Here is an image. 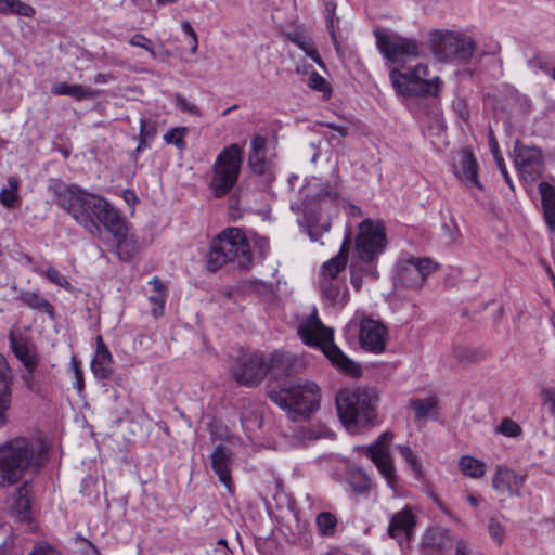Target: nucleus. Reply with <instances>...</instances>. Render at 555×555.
Returning a JSON list of instances; mask_svg holds the SVG:
<instances>
[{"label": "nucleus", "mask_w": 555, "mask_h": 555, "mask_svg": "<svg viewBox=\"0 0 555 555\" xmlns=\"http://www.w3.org/2000/svg\"><path fill=\"white\" fill-rule=\"evenodd\" d=\"M232 456V451L222 444H218L210 455L212 470L229 491L233 490L231 477Z\"/></svg>", "instance_id": "obj_19"}, {"label": "nucleus", "mask_w": 555, "mask_h": 555, "mask_svg": "<svg viewBox=\"0 0 555 555\" xmlns=\"http://www.w3.org/2000/svg\"><path fill=\"white\" fill-rule=\"evenodd\" d=\"M44 275L46 278L53 284L64 288V289H70L72 288V284L69 283V281L66 279L65 275H63L59 270L54 269V268H49L46 272H44Z\"/></svg>", "instance_id": "obj_45"}, {"label": "nucleus", "mask_w": 555, "mask_h": 555, "mask_svg": "<svg viewBox=\"0 0 555 555\" xmlns=\"http://www.w3.org/2000/svg\"><path fill=\"white\" fill-rule=\"evenodd\" d=\"M31 491L33 482L25 480L14 493L11 509L20 520L26 521L30 517Z\"/></svg>", "instance_id": "obj_26"}, {"label": "nucleus", "mask_w": 555, "mask_h": 555, "mask_svg": "<svg viewBox=\"0 0 555 555\" xmlns=\"http://www.w3.org/2000/svg\"><path fill=\"white\" fill-rule=\"evenodd\" d=\"M386 327L372 319H363L360 323L359 341L363 349L379 353L386 346Z\"/></svg>", "instance_id": "obj_17"}, {"label": "nucleus", "mask_w": 555, "mask_h": 555, "mask_svg": "<svg viewBox=\"0 0 555 555\" xmlns=\"http://www.w3.org/2000/svg\"><path fill=\"white\" fill-rule=\"evenodd\" d=\"M52 93L55 95H68L77 101L94 100L101 95V91L81 85H68L66 82H59L52 86Z\"/></svg>", "instance_id": "obj_29"}, {"label": "nucleus", "mask_w": 555, "mask_h": 555, "mask_svg": "<svg viewBox=\"0 0 555 555\" xmlns=\"http://www.w3.org/2000/svg\"><path fill=\"white\" fill-rule=\"evenodd\" d=\"M181 28L185 35H189L192 39L191 52L194 54L197 51L198 39L197 35L189 21L181 23Z\"/></svg>", "instance_id": "obj_53"}, {"label": "nucleus", "mask_w": 555, "mask_h": 555, "mask_svg": "<svg viewBox=\"0 0 555 555\" xmlns=\"http://www.w3.org/2000/svg\"><path fill=\"white\" fill-rule=\"evenodd\" d=\"M76 540L77 542H80L83 545L81 546V551L83 552L85 555H101L96 546L89 540L82 537H77Z\"/></svg>", "instance_id": "obj_57"}, {"label": "nucleus", "mask_w": 555, "mask_h": 555, "mask_svg": "<svg viewBox=\"0 0 555 555\" xmlns=\"http://www.w3.org/2000/svg\"><path fill=\"white\" fill-rule=\"evenodd\" d=\"M189 129L186 127H176L169 130L164 135V141L167 144H173L179 150H184L186 147V142L184 141V137L188 133Z\"/></svg>", "instance_id": "obj_41"}, {"label": "nucleus", "mask_w": 555, "mask_h": 555, "mask_svg": "<svg viewBox=\"0 0 555 555\" xmlns=\"http://www.w3.org/2000/svg\"><path fill=\"white\" fill-rule=\"evenodd\" d=\"M0 13L33 17L36 11L31 5L21 0H0Z\"/></svg>", "instance_id": "obj_36"}, {"label": "nucleus", "mask_w": 555, "mask_h": 555, "mask_svg": "<svg viewBox=\"0 0 555 555\" xmlns=\"http://www.w3.org/2000/svg\"><path fill=\"white\" fill-rule=\"evenodd\" d=\"M528 66L534 70H547V64L543 55L534 54L528 60Z\"/></svg>", "instance_id": "obj_55"}, {"label": "nucleus", "mask_w": 555, "mask_h": 555, "mask_svg": "<svg viewBox=\"0 0 555 555\" xmlns=\"http://www.w3.org/2000/svg\"><path fill=\"white\" fill-rule=\"evenodd\" d=\"M323 297L333 306H344L348 300V288L341 279H321Z\"/></svg>", "instance_id": "obj_27"}, {"label": "nucleus", "mask_w": 555, "mask_h": 555, "mask_svg": "<svg viewBox=\"0 0 555 555\" xmlns=\"http://www.w3.org/2000/svg\"><path fill=\"white\" fill-rule=\"evenodd\" d=\"M544 219L551 232H555V188L547 182L539 185Z\"/></svg>", "instance_id": "obj_31"}, {"label": "nucleus", "mask_w": 555, "mask_h": 555, "mask_svg": "<svg viewBox=\"0 0 555 555\" xmlns=\"http://www.w3.org/2000/svg\"><path fill=\"white\" fill-rule=\"evenodd\" d=\"M248 163L251 170L258 175H262L266 172L267 163L264 160V153L260 152H249Z\"/></svg>", "instance_id": "obj_44"}, {"label": "nucleus", "mask_w": 555, "mask_h": 555, "mask_svg": "<svg viewBox=\"0 0 555 555\" xmlns=\"http://www.w3.org/2000/svg\"><path fill=\"white\" fill-rule=\"evenodd\" d=\"M456 540L449 530L441 527H431L423 535L422 547L429 553H442L454 547Z\"/></svg>", "instance_id": "obj_22"}, {"label": "nucleus", "mask_w": 555, "mask_h": 555, "mask_svg": "<svg viewBox=\"0 0 555 555\" xmlns=\"http://www.w3.org/2000/svg\"><path fill=\"white\" fill-rule=\"evenodd\" d=\"M525 477L511 468L500 466L496 468L491 486L500 493H507L509 496H519Z\"/></svg>", "instance_id": "obj_18"}, {"label": "nucleus", "mask_w": 555, "mask_h": 555, "mask_svg": "<svg viewBox=\"0 0 555 555\" xmlns=\"http://www.w3.org/2000/svg\"><path fill=\"white\" fill-rule=\"evenodd\" d=\"M495 164H496L501 175L503 176L505 182L509 186V189L514 190V184H513V181H512V179H511V177L508 175V171L506 169V166H505L503 157H496Z\"/></svg>", "instance_id": "obj_58"}, {"label": "nucleus", "mask_w": 555, "mask_h": 555, "mask_svg": "<svg viewBox=\"0 0 555 555\" xmlns=\"http://www.w3.org/2000/svg\"><path fill=\"white\" fill-rule=\"evenodd\" d=\"M50 190L57 206L93 236L101 234L100 224L114 227L112 219L118 211L101 195L91 193L78 184H55L50 186Z\"/></svg>", "instance_id": "obj_1"}, {"label": "nucleus", "mask_w": 555, "mask_h": 555, "mask_svg": "<svg viewBox=\"0 0 555 555\" xmlns=\"http://www.w3.org/2000/svg\"><path fill=\"white\" fill-rule=\"evenodd\" d=\"M346 481L357 495L367 494L372 487L371 478L360 467H350L346 475Z\"/></svg>", "instance_id": "obj_32"}, {"label": "nucleus", "mask_w": 555, "mask_h": 555, "mask_svg": "<svg viewBox=\"0 0 555 555\" xmlns=\"http://www.w3.org/2000/svg\"><path fill=\"white\" fill-rule=\"evenodd\" d=\"M304 52L306 53L307 56H309L319 66L324 67V63H323L318 50L314 48L313 43L311 46H309L308 50H306Z\"/></svg>", "instance_id": "obj_62"}, {"label": "nucleus", "mask_w": 555, "mask_h": 555, "mask_svg": "<svg viewBox=\"0 0 555 555\" xmlns=\"http://www.w3.org/2000/svg\"><path fill=\"white\" fill-rule=\"evenodd\" d=\"M9 339L11 349L25 369L36 370L38 360L34 348L24 338L17 339L13 334L10 335Z\"/></svg>", "instance_id": "obj_30"}, {"label": "nucleus", "mask_w": 555, "mask_h": 555, "mask_svg": "<svg viewBox=\"0 0 555 555\" xmlns=\"http://www.w3.org/2000/svg\"><path fill=\"white\" fill-rule=\"evenodd\" d=\"M393 438L391 431H385L369 447H362L364 454L376 465L380 475L387 481V485L395 489L398 482V476L393 461L389 453V443Z\"/></svg>", "instance_id": "obj_12"}, {"label": "nucleus", "mask_w": 555, "mask_h": 555, "mask_svg": "<svg viewBox=\"0 0 555 555\" xmlns=\"http://www.w3.org/2000/svg\"><path fill=\"white\" fill-rule=\"evenodd\" d=\"M20 179L16 176L8 178V188L0 192V204L7 208H15L20 205L18 196Z\"/></svg>", "instance_id": "obj_34"}, {"label": "nucleus", "mask_w": 555, "mask_h": 555, "mask_svg": "<svg viewBox=\"0 0 555 555\" xmlns=\"http://www.w3.org/2000/svg\"><path fill=\"white\" fill-rule=\"evenodd\" d=\"M112 220L114 227L105 225L104 228L114 236L118 258L128 261L137 255L139 250L138 242L132 235L128 234L127 223L119 212Z\"/></svg>", "instance_id": "obj_16"}, {"label": "nucleus", "mask_w": 555, "mask_h": 555, "mask_svg": "<svg viewBox=\"0 0 555 555\" xmlns=\"http://www.w3.org/2000/svg\"><path fill=\"white\" fill-rule=\"evenodd\" d=\"M25 370L26 372L22 375L23 383L30 392L38 393L40 391V385L35 377L36 370Z\"/></svg>", "instance_id": "obj_49"}, {"label": "nucleus", "mask_w": 555, "mask_h": 555, "mask_svg": "<svg viewBox=\"0 0 555 555\" xmlns=\"http://www.w3.org/2000/svg\"><path fill=\"white\" fill-rule=\"evenodd\" d=\"M453 356L459 362L474 363L485 359L486 352L481 349L456 347L453 350Z\"/></svg>", "instance_id": "obj_39"}, {"label": "nucleus", "mask_w": 555, "mask_h": 555, "mask_svg": "<svg viewBox=\"0 0 555 555\" xmlns=\"http://www.w3.org/2000/svg\"><path fill=\"white\" fill-rule=\"evenodd\" d=\"M317 526L322 535H333L337 526V518L330 512H321L317 516Z\"/></svg>", "instance_id": "obj_40"}, {"label": "nucleus", "mask_w": 555, "mask_h": 555, "mask_svg": "<svg viewBox=\"0 0 555 555\" xmlns=\"http://www.w3.org/2000/svg\"><path fill=\"white\" fill-rule=\"evenodd\" d=\"M91 371L98 379L109 378L113 374V358L102 336L96 337V351L91 361Z\"/></svg>", "instance_id": "obj_24"}, {"label": "nucleus", "mask_w": 555, "mask_h": 555, "mask_svg": "<svg viewBox=\"0 0 555 555\" xmlns=\"http://www.w3.org/2000/svg\"><path fill=\"white\" fill-rule=\"evenodd\" d=\"M387 237L382 221L365 219L359 224L356 251L364 264L371 266L385 251Z\"/></svg>", "instance_id": "obj_9"}, {"label": "nucleus", "mask_w": 555, "mask_h": 555, "mask_svg": "<svg viewBox=\"0 0 555 555\" xmlns=\"http://www.w3.org/2000/svg\"><path fill=\"white\" fill-rule=\"evenodd\" d=\"M228 262L241 269H249L253 263L250 243L243 230L227 228L211 242L207 268L217 271Z\"/></svg>", "instance_id": "obj_5"}, {"label": "nucleus", "mask_w": 555, "mask_h": 555, "mask_svg": "<svg viewBox=\"0 0 555 555\" xmlns=\"http://www.w3.org/2000/svg\"><path fill=\"white\" fill-rule=\"evenodd\" d=\"M268 374L267 359L262 353H253L243 359L233 371V379L241 386L256 387Z\"/></svg>", "instance_id": "obj_14"}, {"label": "nucleus", "mask_w": 555, "mask_h": 555, "mask_svg": "<svg viewBox=\"0 0 555 555\" xmlns=\"http://www.w3.org/2000/svg\"><path fill=\"white\" fill-rule=\"evenodd\" d=\"M499 431L507 437H516L521 433V428L514 421L505 418L501 422Z\"/></svg>", "instance_id": "obj_47"}, {"label": "nucleus", "mask_w": 555, "mask_h": 555, "mask_svg": "<svg viewBox=\"0 0 555 555\" xmlns=\"http://www.w3.org/2000/svg\"><path fill=\"white\" fill-rule=\"evenodd\" d=\"M459 468L470 478H481L486 473V464L473 456L463 455L459 460Z\"/></svg>", "instance_id": "obj_35"}, {"label": "nucleus", "mask_w": 555, "mask_h": 555, "mask_svg": "<svg viewBox=\"0 0 555 555\" xmlns=\"http://www.w3.org/2000/svg\"><path fill=\"white\" fill-rule=\"evenodd\" d=\"M293 42L296 43L302 51L308 50L309 46L313 43L312 39L304 35H295L292 38Z\"/></svg>", "instance_id": "obj_60"}, {"label": "nucleus", "mask_w": 555, "mask_h": 555, "mask_svg": "<svg viewBox=\"0 0 555 555\" xmlns=\"http://www.w3.org/2000/svg\"><path fill=\"white\" fill-rule=\"evenodd\" d=\"M12 372L7 359L0 354V429L9 423L12 404Z\"/></svg>", "instance_id": "obj_21"}, {"label": "nucleus", "mask_w": 555, "mask_h": 555, "mask_svg": "<svg viewBox=\"0 0 555 555\" xmlns=\"http://www.w3.org/2000/svg\"><path fill=\"white\" fill-rule=\"evenodd\" d=\"M268 397L292 420L308 418L320 408L319 386L302 377L284 378L268 385Z\"/></svg>", "instance_id": "obj_3"}, {"label": "nucleus", "mask_w": 555, "mask_h": 555, "mask_svg": "<svg viewBox=\"0 0 555 555\" xmlns=\"http://www.w3.org/2000/svg\"><path fill=\"white\" fill-rule=\"evenodd\" d=\"M397 449L400 455L409 465L410 469L413 472L415 478L422 479L424 477V469L420 461V457L412 451V449L409 446L399 444L397 446Z\"/></svg>", "instance_id": "obj_38"}, {"label": "nucleus", "mask_w": 555, "mask_h": 555, "mask_svg": "<svg viewBox=\"0 0 555 555\" xmlns=\"http://www.w3.org/2000/svg\"><path fill=\"white\" fill-rule=\"evenodd\" d=\"M298 335L310 347L320 348L331 363L345 374L359 376L361 367L348 358L334 343V331L326 327L318 317L317 310L298 325Z\"/></svg>", "instance_id": "obj_4"}, {"label": "nucleus", "mask_w": 555, "mask_h": 555, "mask_svg": "<svg viewBox=\"0 0 555 555\" xmlns=\"http://www.w3.org/2000/svg\"><path fill=\"white\" fill-rule=\"evenodd\" d=\"M376 402V391L370 388L344 389L336 395L339 418L350 431L372 424Z\"/></svg>", "instance_id": "obj_6"}, {"label": "nucleus", "mask_w": 555, "mask_h": 555, "mask_svg": "<svg viewBox=\"0 0 555 555\" xmlns=\"http://www.w3.org/2000/svg\"><path fill=\"white\" fill-rule=\"evenodd\" d=\"M176 106L179 107L182 112L188 113L190 115L202 116L201 109L193 103H190L182 94L177 93L175 95Z\"/></svg>", "instance_id": "obj_46"}, {"label": "nucleus", "mask_w": 555, "mask_h": 555, "mask_svg": "<svg viewBox=\"0 0 555 555\" xmlns=\"http://www.w3.org/2000/svg\"><path fill=\"white\" fill-rule=\"evenodd\" d=\"M374 36L379 52L393 64H404L420 54L418 43L412 38L380 27L374 29Z\"/></svg>", "instance_id": "obj_10"}, {"label": "nucleus", "mask_w": 555, "mask_h": 555, "mask_svg": "<svg viewBox=\"0 0 555 555\" xmlns=\"http://www.w3.org/2000/svg\"><path fill=\"white\" fill-rule=\"evenodd\" d=\"M244 150L237 143L224 147L216 157L209 189L216 197H223L237 182Z\"/></svg>", "instance_id": "obj_7"}, {"label": "nucleus", "mask_w": 555, "mask_h": 555, "mask_svg": "<svg viewBox=\"0 0 555 555\" xmlns=\"http://www.w3.org/2000/svg\"><path fill=\"white\" fill-rule=\"evenodd\" d=\"M454 555H483L480 552L475 551L470 543L464 539L455 541Z\"/></svg>", "instance_id": "obj_51"}, {"label": "nucleus", "mask_w": 555, "mask_h": 555, "mask_svg": "<svg viewBox=\"0 0 555 555\" xmlns=\"http://www.w3.org/2000/svg\"><path fill=\"white\" fill-rule=\"evenodd\" d=\"M335 9H336V5L333 2L326 3L325 22H326V28H327V30H328V33L331 35V38H332L336 49H338L337 40H336V35H335V30H334V13H335Z\"/></svg>", "instance_id": "obj_48"}, {"label": "nucleus", "mask_w": 555, "mask_h": 555, "mask_svg": "<svg viewBox=\"0 0 555 555\" xmlns=\"http://www.w3.org/2000/svg\"><path fill=\"white\" fill-rule=\"evenodd\" d=\"M48 447L25 437L0 446V487H12L27 474H37L48 460Z\"/></svg>", "instance_id": "obj_2"}, {"label": "nucleus", "mask_w": 555, "mask_h": 555, "mask_svg": "<svg viewBox=\"0 0 555 555\" xmlns=\"http://www.w3.org/2000/svg\"><path fill=\"white\" fill-rule=\"evenodd\" d=\"M488 532L491 539L501 545L504 541L505 530L503 525L496 517H491L488 524Z\"/></svg>", "instance_id": "obj_43"}, {"label": "nucleus", "mask_w": 555, "mask_h": 555, "mask_svg": "<svg viewBox=\"0 0 555 555\" xmlns=\"http://www.w3.org/2000/svg\"><path fill=\"white\" fill-rule=\"evenodd\" d=\"M436 268L437 264L429 258L411 257L398 262L395 283L403 287H421Z\"/></svg>", "instance_id": "obj_13"}, {"label": "nucleus", "mask_w": 555, "mask_h": 555, "mask_svg": "<svg viewBox=\"0 0 555 555\" xmlns=\"http://www.w3.org/2000/svg\"><path fill=\"white\" fill-rule=\"evenodd\" d=\"M410 406L414 412L415 420H423L431 416L437 406V400L433 397L425 399H411Z\"/></svg>", "instance_id": "obj_37"}, {"label": "nucleus", "mask_w": 555, "mask_h": 555, "mask_svg": "<svg viewBox=\"0 0 555 555\" xmlns=\"http://www.w3.org/2000/svg\"><path fill=\"white\" fill-rule=\"evenodd\" d=\"M415 525V516L413 515L412 509L406 506L391 517L388 527V534L397 540H401L403 537L410 539Z\"/></svg>", "instance_id": "obj_23"}, {"label": "nucleus", "mask_w": 555, "mask_h": 555, "mask_svg": "<svg viewBox=\"0 0 555 555\" xmlns=\"http://www.w3.org/2000/svg\"><path fill=\"white\" fill-rule=\"evenodd\" d=\"M541 396L543 398L544 404L553 405V402H555V390L550 388H544L541 390Z\"/></svg>", "instance_id": "obj_64"}, {"label": "nucleus", "mask_w": 555, "mask_h": 555, "mask_svg": "<svg viewBox=\"0 0 555 555\" xmlns=\"http://www.w3.org/2000/svg\"><path fill=\"white\" fill-rule=\"evenodd\" d=\"M74 388L78 390V392H81L85 388V380H83V372L81 369H76V373L74 374Z\"/></svg>", "instance_id": "obj_63"}, {"label": "nucleus", "mask_w": 555, "mask_h": 555, "mask_svg": "<svg viewBox=\"0 0 555 555\" xmlns=\"http://www.w3.org/2000/svg\"><path fill=\"white\" fill-rule=\"evenodd\" d=\"M308 86L311 89L323 91L326 87V81L320 74L313 72L309 77Z\"/></svg>", "instance_id": "obj_54"}, {"label": "nucleus", "mask_w": 555, "mask_h": 555, "mask_svg": "<svg viewBox=\"0 0 555 555\" xmlns=\"http://www.w3.org/2000/svg\"><path fill=\"white\" fill-rule=\"evenodd\" d=\"M150 301L154 305L152 308V313L155 317H159L164 312V304L166 300V294H155L150 296Z\"/></svg>", "instance_id": "obj_52"}, {"label": "nucleus", "mask_w": 555, "mask_h": 555, "mask_svg": "<svg viewBox=\"0 0 555 555\" xmlns=\"http://www.w3.org/2000/svg\"><path fill=\"white\" fill-rule=\"evenodd\" d=\"M129 44L130 46H133V47H140V48H143L144 50H146L147 52L151 53L152 56H155V51L152 47V42L149 38H146L144 35L142 34H135L130 40H129Z\"/></svg>", "instance_id": "obj_50"}, {"label": "nucleus", "mask_w": 555, "mask_h": 555, "mask_svg": "<svg viewBox=\"0 0 555 555\" xmlns=\"http://www.w3.org/2000/svg\"><path fill=\"white\" fill-rule=\"evenodd\" d=\"M476 43L470 37L454 33H436L433 50L440 61L468 62L475 51Z\"/></svg>", "instance_id": "obj_11"}, {"label": "nucleus", "mask_w": 555, "mask_h": 555, "mask_svg": "<svg viewBox=\"0 0 555 555\" xmlns=\"http://www.w3.org/2000/svg\"><path fill=\"white\" fill-rule=\"evenodd\" d=\"M16 299L30 309L54 314V307L39 292L21 291Z\"/></svg>", "instance_id": "obj_33"}, {"label": "nucleus", "mask_w": 555, "mask_h": 555, "mask_svg": "<svg viewBox=\"0 0 555 555\" xmlns=\"http://www.w3.org/2000/svg\"><path fill=\"white\" fill-rule=\"evenodd\" d=\"M266 144H267L266 138L262 137V135L257 134L251 140V149H250V151L251 152L264 153Z\"/></svg>", "instance_id": "obj_59"}, {"label": "nucleus", "mask_w": 555, "mask_h": 555, "mask_svg": "<svg viewBox=\"0 0 555 555\" xmlns=\"http://www.w3.org/2000/svg\"><path fill=\"white\" fill-rule=\"evenodd\" d=\"M453 167L454 173L460 180L465 181L467 185L482 190V185L478 180V164L470 151H460Z\"/></svg>", "instance_id": "obj_20"}, {"label": "nucleus", "mask_w": 555, "mask_h": 555, "mask_svg": "<svg viewBox=\"0 0 555 555\" xmlns=\"http://www.w3.org/2000/svg\"><path fill=\"white\" fill-rule=\"evenodd\" d=\"M28 555H61L54 547L48 544H36Z\"/></svg>", "instance_id": "obj_56"}, {"label": "nucleus", "mask_w": 555, "mask_h": 555, "mask_svg": "<svg viewBox=\"0 0 555 555\" xmlns=\"http://www.w3.org/2000/svg\"><path fill=\"white\" fill-rule=\"evenodd\" d=\"M304 52L306 53L307 56H309L319 66L324 67V63H323L318 50L314 48L313 43L311 46H309L308 50H306Z\"/></svg>", "instance_id": "obj_61"}, {"label": "nucleus", "mask_w": 555, "mask_h": 555, "mask_svg": "<svg viewBox=\"0 0 555 555\" xmlns=\"http://www.w3.org/2000/svg\"><path fill=\"white\" fill-rule=\"evenodd\" d=\"M514 162L527 181H535L544 168L542 151L534 146L520 145L518 142L514 147Z\"/></svg>", "instance_id": "obj_15"}, {"label": "nucleus", "mask_w": 555, "mask_h": 555, "mask_svg": "<svg viewBox=\"0 0 555 555\" xmlns=\"http://www.w3.org/2000/svg\"><path fill=\"white\" fill-rule=\"evenodd\" d=\"M297 359L289 352L275 351L267 359L268 373L274 378L285 376L293 378L291 375L295 372Z\"/></svg>", "instance_id": "obj_25"}, {"label": "nucleus", "mask_w": 555, "mask_h": 555, "mask_svg": "<svg viewBox=\"0 0 555 555\" xmlns=\"http://www.w3.org/2000/svg\"><path fill=\"white\" fill-rule=\"evenodd\" d=\"M157 134V122L154 119H140V132L138 138H142L147 140L149 142L153 141Z\"/></svg>", "instance_id": "obj_42"}, {"label": "nucleus", "mask_w": 555, "mask_h": 555, "mask_svg": "<svg viewBox=\"0 0 555 555\" xmlns=\"http://www.w3.org/2000/svg\"><path fill=\"white\" fill-rule=\"evenodd\" d=\"M428 75L426 65L418 63L413 67L401 72L393 68L389 73V79L397 93L403 96H437L440 91L441 81L439 77L425 79Z\"/></svg>", "instance_id": "obj_8"}, {"label": "nucleus", "mask_w": 555, "mask_h": 555, "mask_svg": "<svg viewBox=\"0 0 555 555\" xmlns=\"http://www.w3.org/2000/svg\"><path fill=\"white\" fill-rule=\"evenodd\" d=\"M350 236L346 237L341 244V247L338 254L332 258L330 261L325 262L322 267V278L321 279H340L339 274L346 268L348 251L350 247Z\"/></svg>", "instance_id": "obj_28"}]
</instances>
